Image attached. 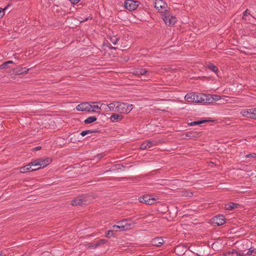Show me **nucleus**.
<instances>
[{"mask_svg": "<svg viewBox=\"0 0 256 256\" xmlns=\"http://www.w3.org/2000/svg\"><path fill=\"white\" fill-rule=\"evenodd\" d=\"M160 200V198L158 196L153 194H146L138 198L140 202L146 204H153L159 202Z\"/></svg>", "mask_w": 256, "mask_h": 256, "instance_id": "obj_1", "label": "nucleus"}, {"mask_svg": "<svg viewBox=\"0 0 256 256\" xmlns=\"http://www.w3.org/2000/svg\"><path fill=\"white\" fill-rule=\"evenodd\" d=\"M162 19L166 24L169 26H174L176 22V17L168 10L163 12Z\"/></svg>", "mask_w": 256, "mask_h": 256, "instance_id": "obj_2", "label": "nucleus"}, {"mask_svg": "<svg viewBox=\"0 0 256 256\" xmlns=\"http://www.w3.org/2000/svg\"><path fill=\"white\" fill-rule=\"evenodd\" d=\"M116 112L121 114H128L133 108V105L128 103L118 102Z\"/></svg>", "mask_w": 256, "mask_h": 256, "instance_id": "obj_3", "label": "nucleus"}, {"mask_svg": "<svg viewBox=\"0 0 256 256\" xmlns=\"http://www.w3.org/2000/svg\"><path fill=\"white\" fill-rule=\"evenodd\" d=\"M114 230L119 228L120 230H126L132 228V224L128 222V219H124L117 222L116 225L112 226Z\"/></svg>", "mask_w": 256, "mask_h": 256, "instance_id": "obj_4", "label": "nucleus"}, {"mask_svg": "<svg viewBox=\"0 0 256 256\" xmlns=\"http://www.w3.org/2000/svg\"><path fill=\"white\" fill-rule=\"evenodd\" d=\"M184 99L188 102H200V94L189 93L186 95Z\"/></svg>", "mask_w": 256, "mask_h": 256, "instance_id": "obj_5", "label": "nucleus"}, {"mask_svg": "<svg viewBox=\"0 0 256 256\" xmlns=\"http://www.w3.org/2000/svg\"><path fill=\"white\" fill-rule=\"evenodd\" d=\"M52 162L50 158H38L34 160V166H38L39 168H42L46 166Z\"/></svg>", "mask_w": 256, "mask_h": 256, "instance_id": "obj_6", "label": "nucleus"}, {"mask_svg": "<svg viewBox=\"0 0 256 256\" xmlns=\"http://www.w3.org/2000/svg\"><path fill=\"white\" fill-rule=\"evenodd\" d=\"M154 6L158 11H160L162 14L165 12L168 7L167 4L162 0H156L154 2Z\"/></svg>", "mask_w": 256, "mask_h": 256, "instance_id": "obj_7", "label": "nucleus"}, {"mask_svg": "<svg viewBox=\"0 0 256 256\" xmlns=\"http://www.w3.org/2000/svg\"><path fill=\"white\" fill-rule=\"evenodd\" d=\"M138 5V2L137 1H134L132 0H127L125 2V8L130 11H132L136 10Z\"/></svg>", "mask_w": 256, "mask_h": 256, "instance_id": "obj_8", "label": "nucleus"}, {"mask_svg": "<svg viewBox=\"0 0 256 256\" xmlns=\"http://www.w3.org/2000/svg\"><path fill=\"white\" fill-rule=\"evenodd\" d=\"M212 222L218 226H220L226 222L225 218L223 215H218L212 218Z\"/></svg>", "mask_w": 256, "mask_h": 256, "instance_id": "obj_9", "label": "nucleus"}, {"mask_svg": "<svg viewBox=\"0 0 256 256\" xmlns=\"http://www.w3.org/2000/svg\"><path fill=\"white\" fill-rule=\"evenodd\" d=\"M200 102L208 104H212L213 102L212 95L200 94Z\"/></svg>", "mask_w": 256, "mask_h": 256, "instance_id": "obj_10", "label": "nucleus"}, {"mask_svg": "<svg viewBox=\"0 0 256 256\" xmlns=\"http://www.w3.org/2000/svg\"><path fill=\"white\" fill-rule=\"evenodd\" d=\"M89 108H90L89 102L81 103L78 105L76 107V109L78 111L86 112H89Z\"/></svg>", "mask_w": 256, "mask_h": 256, "instance_id": "obj_11", "label": "nucleus"}, {"mask_svg": "<svg viewBox=\"0 0 256 256\" xmlns=\"http://www.w3.org/2000/svg\"><path fill=\"white\" fill-rule=\"evenodd\" d=\"M99 104V102H89L90 106L89 112H95L96 110H100L102 106H105L104 104H101L100 106Z\"/></svg>", "mask_w": 256, "mask_h": 256, "instance_id": "obj_12", "label": "nucleus"}, {"mask_svg": "<svg viewBox=\"0 0 256 256\" xmlns=\"http://www.w3.org/2000/svg\"><path fill=\"white\" fill-rule=\"evenodd\" d=\"M122 118L123 116L122 115L114 113L112 114L109 119L112 122H116L121 121Z\"/></svg>", "mask_w": 256, "mask_h": 256, "instance_id": "obj_13", "label": "nucleus"}, {"mask_svg": "<svg viewBox=\"0 0 256 256\" xmlns=\"http://www.w3.org/2000/svg\"><path fill=\"white\" fill-rule=\"evenodd\" d=\"M240 114L247 118H252V108L250 109H244L240 111Z\"/></svg>", "mask_w": 256, "mask_h": 256, "instance_id": "obj_14", "label": "nucleus"}, {"mask_svg": "<svg viewBox=\"0 0 256 256\" xmlns=\"http://www.w3.org/2000/svg\"><path fill=\"white\" fill-rule=\"evenodd\" d=\"M133 74L140 76L142 75H148L149 74V72L145 68H138L134 71Z\"/></svg>", "mask_w": 256, "mask_h": 256, "instance_id": "obj_15", "label": "nucleus"}, {"mask_svg": "<svg viewBox=\"0 0 256 256\" xmlns=\"http://www.w3.org/2000/svg\"><path fill=\"white\" fill-rule=\"evenodd\" d=\"M152 244L156 246H160L164 243V240L162 238H154L151 241Z\"/></svg>", "mask_w": 256, "mask_h": 256, "instance_id": "obj_16", "label": "nucleus"}, {"mask_svg": "<svg viewBox=\"0 0 256 256\" xmlns=\"http://www.w3.org/2000/svg\"><path fill=\"white\" fill-rule=\"evenodd\" d=\"M118 102H111L108 104L106 105L108 106V110H106V108L105 109V111H116V106H118Z\"/></svg>", "mask_w": 256, "mask_h": 256, "instance_id": "obj_17", "label": "nucleus"}, {"mask_svg": "<svg viewBox=\"0 0 256 256\" xmlns=\"http://www.w3.org/2000/svg\"><path fill=\"white\" fill-rule=\"evenodd\" d=\"M154 145L153 142L150 140H147L144 142L140 146V148L142 150H145L152 147Z\"/></svg>", "mask_w": 256, "mask_h": 256, "instance_id": "obj_18", "label": "nucleus"}, {"mask_svg": "<svg viewBox=\"0 0 256 256\" xmlns=\"http://www.w3.org/2000/svg\"><path fill=\"white\" fill-rule=\"evenodd\" d=\"M238 204L234 202H230L225 204V208L227 210H232L234 208H237Z\"/></svg>", "mask_w": 256, "mask_h": 256, "instance_id": "obj_19", "label": "nucleus"}, {"mask_svg": "<svg viewBox=\"0 0 256 256\" xmlns=\"http://www.w3.org/2000/svg\"><path fill=\"white\" fill-rule=\"evenodd\" d=\"M86 202H84L82 199L81 198H76L72 202V205L73 206H80L84 204H85Z\"/></svg>", "mask_w": 256, "mask_h": 256, "instance_id": "obj_20", "label": "nucleus"}, {"mask_svg": "<svg viewBox=\"0 0 256 256\" xmlns=\"http://www.w3.org/2000/svg\"><path fill=\"white\" fill-rule=\"evenodd\" d=\"M28 69L26 68H20L16 69L15 70V73L16 74H26L28 72Z\"/></svg>", "mask_w": 256, "mask_h": 256, "instance_id": "obj_21", "label": "nucleus"}, {"mask_svg": "<svg viewBox=\"0 0 256 256\" xmlns=\"http://www.w3.org/2000/svg\"><path fill=\"white\" fill-rule=\"evenodd\" d=\"M97 120V118L94 116H90L84 120V123L86 124H90L94 122H95Z\"/></svg>", "mask_w": 256, "mask_h": 256, "instance_id": "obj_22", "label": "nucleus"}, {"mask_svg": "<svg viewBox=\"0 0 256 256\" xmlns=\"http://www.w3.org/2000/svg\"><path fill=\"white\" fill-rule=\"evenodd\" d=\"M207 68L212 71L214 72L216 74H218V69L217 68L212 64H210L207 66Z\"/></svg>", "mask_w": 256, "mask_h": 256, "instance_id": "obj_23", "label": "nucleus"}, {"mask_svg": "<svg viewBox=\"0 0 256 256\" xmlns=\"http://www.w3.org/2000/svg\"><path fill=\"white\" fill-rule=\"evenodd\" d=\"M114 231L116 232V231H117V230H114L113 228H112V230L107 231L106 232V236L107 238H108L112 237L114 236Z\"/></svg>", "mask_w": 256, "mask_h": 256, "instance_id": "obj_24", "label": "nucleus"}, {"mask_svg": "<svg viewBox=\"0 0 256 256\" xmlns=\"http://www.w3.org/2000/svg\"><path fill=\"white\" fill-rule=\"evenodd\" d=\"M205 122H206L205 120H200V121H197V122H191L188 123V125L190 126H196V125H197V124H203Z\"/></svg>", "mask_w": 256, "mask_h": 256, "instance_id": "obj_25", "label": "nucleus"}, {"mask_svg": "<svg viewBox=\"0 0 256 256\" xmlns=\"http://www.w3.org/2000/svg\"><path fill=\"white\" fill-rule=\"evenodd\" d=\"M232 254L234 255V256H244L246 255V254H244V252H238L236 250L232 251Z\"/></svg>", "mask_w": 256, "mask_h": 256, "instance_id": "obj_26", "label": "nucleus"}, {"mask_svg": "<svg viewBox=\"0 0 256 256\" xmlns=\"http://www.w3.org/2000/svg\"><path fill=\"white\" fill-rule=\"evenodd\" d=\"M250 15V12H248V10H246V11L244 12V14H243V17H242V18L244 20H250V19L248 20H247L246 18V16L248 15Z\"/></svg>", "mask_w": 256, "mask_h": 256, "instance_id": "obj_27", "label": "nucleus"}, {"mask_svg": "<svg viewBox=\"0 0 256 256\" xmlns=\"http://www.w3.org/2000/svg\"><path fill=\"white\" fill-rule=\"evenodd\" d=\"M212 99L213 100H212L213 102L215 101H218L220 100V98H221L220 96L218 95L214 94V95H212Z\"/></svg>", "mask_w": 256, "mask_h": 256, "instance_id": "obj_28", "label": "nucleus"}, {"mask_svg": "<svg viewBox=\"0 0 256 256\" xmlns=\"http://www.w3.org/2000/svg\"><path fill=\"white\" fill-rule=\"evenodd\" d=\"M34 163H35L34 160L30 162V164H32V171H34V170H39L40 168H38V166H34Z\"/></svg>", "mask_w": 256, "mask_h": 256, "instance_id": "obj_29", "label": "nucleus"}, {"mask_svg": "<svg viewBox=\"0 0 256 256\" xmlns=\"http://www.w3.org/2000/svg\"><path fill=\"white\" fill-rule=\"evenodd\" d=\"M92 133V132L90 130H84V131H82L80 133V134L84 136H85L89 134H91Z\"/></svg>", "mask_w": 256, "mask_h": 256, "instance_id": "obj_30", "label": "nucleus"}, {"mask_svg": "<svg viewBox=\"0 0 256 256\" xmlns=\"http://www.w3.org/2000/svg\"><path fill=\"white\" fill-rule=\"evenodd\" d=\"M118 38L114 36L110 38V42L114 44H116L117 43Z\"/></svg>", "mask_w": 256, "mask_h": 256, "instance_id": "obj_31", "label": "nucleus"}, {"mask_svg": "<svg viewBox=\"0 0 256 256\" xmlns=\"http://www.w3.org/2000/svg\"><path fill=\"white\" fill-rule=\"evenodd\" d=\"M6 7L4 8H0V18L3 17V16L4 14V10L6 9Z\"/></svg>", "mask_w": 256, "mask_h": 256, "instance_id": "obj_32", "label": "nucleus"}, {"mask_svg": "<svg viewBox=\"0 0 256 256\" xmlns=\"http://www.w3.org/2000/svg\"><path fill=\"white\" fill-rule=\"evenodd\" d=\"M245 157L246 158H256V153H252V154H246L245 156Z\"/></svg>", "mask_w": 256, "mask_h": 256, "instance_id": "obj_33", "label": "nucleus"}, {"mask_svg": "<svg viewBox=\"0 0 256 256\" xmlns=\"http://www.w3.org/2000/svg\"><path fill=\"white\" fill-rule=\"evenodd\" d=\"M20 172H21V173H24V172H28V170H26V166H24L20 168Z\"/></svg>", "mask_w": 256, "mask_h": 256, "instance_id": "obj_34", "label": "nucleus"}, {"mask_svg": "<svg viewBox=\"0 0 256 256\" xmlns=\"http://www.w3.org/2000/svg\"><path fill=\"white\" fill-rule=\"evenodd\" d=\"M252 119L256 120V108H252Z\"/></svg>", "mask_w": 256, "mask_h": 256, "instance_id": "obj_35", "label": "nucleus"}, {"mask_svg": "<svg viewBox=\"0 0 256 256\" xmlns=\"http://www.w3.org/2000/svg\"><path fill=\"white\" fill-rule=\"evenodd\" d=\"M26 170L28 171H32V167L30 163L26 166Z\"/></svg>", "mask_w": 256, "mask_h": 256, "instance_id": "obj_36", "label": "nucleus"}, {"mask_svg": "<svg viewBox=\"0 0 256 256\" xmlns=\"http://www.w3.org/2000/svg\"><path fill=\"white\" fill-rule=\"evenodd\" d=\"M12 62H12V61H10H10H8V62H6L4 63V64H2V68H6V66H7V64H12Z\"/></svg>", "mask_w": 256, "mask_h": 256, "instance_id": "obj_37", "label": "nucleus"}, {"mask_svg": "<svg viewBox=\"0 0 256 256\" xmlns=\"http://www.w3.org/2000/svg\"><path fill=\"white\" fill-rule=\"evenodd\" d=\"M105 242H106V240H100L98 242V244H97V246H98V245H100V244H104Z\"/></svg>", "mask_w": 256, "mask_h": 256, "instance_id": "obj_38", "label": "nucleus"}, {"mask_svg": "<svg viewBox=\"0 0 256 256\" xmlns=\"http://www.w3.org/2000/svg\"><path fill=\"white\" fill-rule=\"evenodd\" d=\"M70 0L71 1L72 3L74 4L78 3L80 1V0Z\"/></svg>", "mask_w": 256, "mask_h": 256, "instance_id": "obj_39", "label": "nucleus"}, {"mask_svg": "<svg viewBox=\"0 0 256 256\" xmlns=\"http://www.w3.org/2000/svg\"><path fill=\"white\" fill-rule=\"evenodd\" d=\"M252 254V250H248L246 254H248V255H250V254Z\"/></svg>", "mask_w": 256, "mask_h": 256, "instance_id": "obj_40", "label": "nucleus"}, {"mask_svg": "<svg viewBox=\"0 0 256 256\" xmlns=\"http://www.w3.org/2000/svg\"><path fill=\"white\" fill-rule=\"evenodd\" d=\"M40 148H41L40 146H38V147L35 148L34 150H40Z\"/></svg>", "mask_w": 256, "mask_h": 256, "instance_id": "obj_41", "label": "nucleus"}, {"mask_svg": "<svg viewBox=\"0 0 256 256\" xmlns=\"http://www.w3.org/2000/svg\"><path fill=\"white\" fill-rule=\"evenodd\" d=\"M0 256H2V252L0 253Z\"/></svg>", "mask_w": 256, "mask_h": 256, "instance_id": "obj_42", "label": "nucleus"}, {"mask_svg": "<svg viewBox=\"0 0 256 256\" xmlns=\"http://www.w3.org/2000/svg\"><path fill=\"white\" fill-rule=\"evenodd\" d=\"M112 48L116 49L114 47H112Z\"/></svg>", "mask_w": 256, "mask_h": 256, "instance_id": "obj_43", "label": "nucleus"}]
</instances>
